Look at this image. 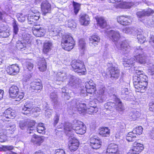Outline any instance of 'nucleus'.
<instances>
[{
	"mask_svg": "<svg viewBox=\"0 0 154 154\" xmlns=\"http://www.w3.org/2000/svg\"><path fill=\"white\" fill-rule=\"evenodd\" d=\"M70 65L72 70L79 75H85L86 74L87 70L83 61L79 60H73Z\"/></svg>",
	"mask_w": 154,
	"mask_h": 154,
	"instance_id": "nucleus-1",
	"label": "nucleus"
},
{
	"mask_svg": "<svg viewBox=\"0 0 154 154\" xmlns=\"http://www.w3.org/2000/svg\"><path fill=\"white\" fill-rule=\"evenodd\" d=\"M9 93L10 97L15 99L17 101H20L24 96V93L21 91L19 87L15 85H13L10 88Z\"/></svg>",
	"mask_w": 154,
	"mask_h": 154,
	"instance_id": "nucleus-2",
	"label": "nucleus"
},
{
	"mask_svg": "<svg viewBox=\"0 0 154 154\" xmlns=\"http://www.w3.org/2000/svg\"><path fill=\"white\" fill-rule=\"evenodd\" d=\"M23 40L17 42L16 47L17 48H24L30 47L32 41V38L29 34H24L22 35Z\"/></svg>",
	"mask_w": 154,
	"mask_h": 154,
	"instance_id": "nucleus-3",
	"label": "nucleus"
},
{
	"mask_svg": "<svg viewBox=\"0 0 154 154\" xmlns=\"http://www.w3.org/2000/svg\"><path fill=\"white\" fill-rule=\"evenodd\" d=\"M75 45V42L72 37L69 35H64L62 36L61 41L62 48H67L69 47H72L73 48Z\"/></svg>",
	"mask_w": 154,
	"mask_h": 154,
	"instance_id": "nucleus-4",
	"label": "nucleus"
},
{
	"mask_svg": "<svg viewBox=\"0 0 154 154\" xmlns=\"http://www.w3.org/2000/svg\"><path fill=\"white\" fill-rule=\"evenodd\" d=\"M147 58V56L145 54H139L134 56V58H131L128 62L130 65H133L135 61L144 64L146 63Z\"/></svg>",
	"mask_w": 154,
	"mask_h": 154,
	"instance_id": "nucleus-5",
	"label": "nucleus"
},
{
	"mask_svg": "<svg viewBox=\"0 0 154 154\" xmlns=\"http://www.w3.org/2000/svg\"><path fill=\"white\" fill-rule=\"evenodd\" d=\"M133 81L134 86L137 92L143 93V91L147 88L148 82H145V83H143L142 82L139 81L136 77L133 79Z\"/></svg>",
	"mask_w": 154,
	"mask_h": 154,
	"instance_id": "nucleus-6",
	"label": "nucleus"
},
{
	"mask_svg": "<svg viewBox=\"0 0 154 154\" xmlns=\"http://www.w3.org/2000/svg\"><path fill=\"white\" fill-rule=\"evenodd\" d=\"M43 88L42 82L40 79H38L31 83L30 89L32 92L39 93Z\"/></svg>",
	"mask_w": 154,
	"mask_h": 154,
	"instance_id": "nucleus-7",
	"label": "nucleus"
},
{
	"mask_svg": "<svg viewBox=\"0 0 154 154\" xmlns=\"http://www.w3.org/2000/svg\"><path fill=\"white\" fill-rule=\"evenodd\" d=\"M85 88L87 94L93 95L96 94L97 91L96 85L92 80L85 82Z\"/></svg>",
	"mask_w": 154,
	"mask_h": 154,
	"instance_id": "nucleus-8",
	"label": "nucleus"
},
{
	"mask_svg": "<svg viewBox=\"0 0 154 154\" xmlns=\"http://www.w3.org/2000/svg\"><path fill=\"white\" fill-rule=\"evenodd\" d=\"M73 129L76 133L82 135L86 132V127L83 122L77 121L74 124Z\"/></svg>",
	"mask_w": 154,
	"mask_h": 154,
	"instance_id": "nucleus-9",
	"label": "nucleus"
},
{
	"mask_svg": "<svg viewBox=\"0 0 154 154\" xmlns=\"http://www.w3.org/2000/svg\"><path fill=\"white\" fill-rule=\"evenodd\" d=\"M5 71L8 74L15 75L19 73L20 69L18 65L15 63L8 66L6 68Z\"/></svg>",
	"mask_w": 154,
	"mask_h": 154,
	"instance_id": "nucleus-10",
	"label": "nucleus"
},
{
	"mask_svg": "<svg viewBox=\"0 0 154 154\" xmlns=\"http://www.w3.org/2000/svg\"><path fill=\"white\" fill-rule=\"evenodd\" d=\"M31 15L27 17L28 22L30 24H33L39 18L40 13L37 10L32 9L30 12Z\"/></svg>",
	"mask_w": 154,
	"mask_h": 154,
	"instance_id": "nucleus-11",
	"label": "nucleus"
},
{
	"mask_svg": "<svg viewBox=\"0 0 154 154\" xmlns=\"http://www.w3.org/2000/svg\"><path fill=\"white\" fill-rule=\"evenodd\" d=\"M135 77L137 78L138 81L142 82L143 83H145V82H148V77L142 70L139 69L136 70L133 76V79H134Z\"/></svg>",
	"mask_w": 154,
	"mask_h": 154,
	"instance_id": "nucleus-12",
	"label": "nucleus"
},
{
	"mask_svg": "<svg viewBox=\"0 0 154 154\" xmlns=\"http://www.w3.org/2000/svg\"><path fill=\"white\" fill-rule=\"evenodd\" d=\"M38 108L34 107L32 103H26L24 106L22 108L23 113L25 115L30 114L36 111L35 109Z\"/></svg>",
	"mask_w": 154,
	"mask_h": 154,
	"instance_id": "nucleus-13",
	"label": "nucleus"
},
{
	"mask_svg": "<svg viewBox=\"0 0 154 154\" xmlns=\"http://www.w3.org/2000/svg\"><path fill=\"white\" fill-rule=\"evenodd\" d=\"M79 146V140L75 137L72 138L68 141V148L71 152H74L78 149Z\"/></svg>",
	"mask_w": 154,
	"mask_h": 154,
	"instance_id": "nucleus-14",
	"label": "nucleus"
},
{
	"mask_svg": "<svg viewBox=\"0 0 154 154\" xmlns=\"http://www.w3.org/2000/svg\"><path fill=\"white\" fill-rule=\"evenodd\" d=\"M110 78L115 79H118L120 76V71L117 67L112 66L108 68Z\"/></svg>",
	"mask_w": 154,
	"mask_h": 154,
	"instance_id": "nucleus-15",
	"label": "nucleus"
},
{
	"mask_svg": "<svg viewBox=\"0 0 154 154\" xmlns=\"http://www.w3.org/2000/svg\"><path fill=\"white\" fill-rule=\"evenodd\" d=\"M94 137H92L90 138V145L93 149H97L101 147L102 142L100 139L96 138Z\"/></svg>",
	"mask_w": 154,
	"mask_h": 154,
	"instance_id": "nucleus-16",
	"label": "nucleus"
},
{
	"mask_svg": "<svg viewBox=\"0 0 154 154\" xmlns=\"http://www.w3.org/2000/svg\"><path fill=\"white\" fill-rule=\"evenodd\" d=\"M3 117L4 121H9V119H14L16 116L15 111L12 109L9 108L6 109L4 112Z\"/></svg>",
	"mask_w": 154,
	"mask_h": 154,
	"instance_id": "nucleus-17",
	"label": "nucleus"
},
{
	"mask_svg": "<svg viewBox=\"0 0 154 154\" xmlns=\"http://www.w3.org/2000/svg\"><path fill=\"white\" fill-rule=\"evenodd\" d=\"M41 8L42 14L45 15L47 13H50L51 6L48 1L46 0L43 1L42 3Z\"/></svg>",
	"mask_w": 154,
	"mask_h": 154,
	"instance_id": "nucleus-18",
	"label": "nucleus"
},
{
	"mask_svg": "<svg viewBox=\"0 0 154 154\" xmlns=\"http://www.w3.org/2000/svg\"><path fill=\"white\" fill-rule=\"evenodd\" d=\"M37 65L38 69L41 72H45L47 69V62L46 60L44 57L40 58L37 62Z\"/></svg>",
	"mask_w": 154,
	"mask_h": 154,
	"instance_id": "nucleus-19",
	"label": "nucleus"
},
{
	"mask_svg": "<svg viewBox=\"0 0 154 154\" xmlns=\"http://www.w3.org/2000/svg\"><path fill=\"white\" fill-rule=\"evenodd\" d=\"M154 13V11L151 8L142 10L137 12L136 15L139 18H142L145 16H149Z\"/></svg>",
	"mask_w": 154,
	"mask_h": 154,
	"instance_id": "nucleus-20",
	"label": "nucleus"
},
{
	"mask_svg": "<svg viewBox=\"0 0 154 154\" xmlns=\"http://www.w3.org/2000/svg\"><path fill=\"white\" fill-rule=\"evenodd\" d=\"M108 35V36L110 39L115 43L118 41L120 36L119 31L112 30L110 31Z\"/></svg>",
	"mask_w": 154,
	"mask_h": 154,
	"instance_id": "nucleus-21",
	"label": "nucleus"
},
{
	"mask_svg": "<svg viewBox=\"0 0 154 154\" xmlns=\"http://www.w3.org/2000/svg\"><path fill=\"white\" fill-rule=\"evenodd\" d=\"M9 30L6 26L3 24H0V37L7 38L9 35Z\"/></svg>",
	"mask_w": 154,
	"mask_h": 154,
	"instance_id": "nucleus-22",
	"label": "nucleus"
},
{
	"mask_svg": "<svg viewBox=\"0 0 154 154\" xmlns=\"http://www.w3.org/2000/svg\"><path fill=\"white\" fill-rule=\"evenodd\" d=\"M98 134L102 137H108L110 135V130L107 127H100L98 129Z\"/></svg>",
	"mask_w": 154,
	"mask_h": 154,
	"instance_id": "nucleus-23",
	"label": "nucleus"
},
{
	"mask_svg": "<svg viewBox=\"0 0 154 154\" xmlns=\"http://www.w3.org/2000/svg\"><path fill=\"white\" fill-rule=\"evenodd\" d=\"M118 151V147L117 145L113 143L109 144L106 149V154L115 153Z\"/></svg>",
	"mask_w": 154,
	"mask_h": 154,
	"instance_id": "nucleus-24",
	"label": "nucleus"
},
{
	"mask_svg": "<svg viewBox=\"0 0 154 154\" xmlns=\"http://www.w3.org/2000/svg\"><path fill=\"white\" fill-rule=\"evenodd\" d=\"M117 21L119 23L122 25H127L130 24L131 20L129 16H120L117 17Z\"/></svg>",
	"mask_w": 154,
	"mask_h": 154,
	"instance_id": "nucleus-25",
	"label": "nucleus"
},
{
	"mask_svg": "<svg viewBox=\"0 0 154 154\" xmlns=\"http://www.w3.org/2000/svg\"><path fill=\"white\" fill-rule=\"evenodd\" d=\"M32 32L35 36L41 37L44 35L45 30L43 28L36 26L32 28Z\"/></svg>",
	"mask_w": 154,
	"mask_h": 154,
	"instance_id": "nucleus-26",
	"label": "nucleus"
},
{
	"mask_svg": "<svg viewBox=\"0 0 154 154\" xmlns=\"http://www.w3.org/2000/svg\"><path fill=\"white\" fill-rule=\"evenodd\" d=\"M143 145L140 143H136L132 149H130L134 154H139L144 149Z\"/></svg>",
	"mask_w": 154,
	"mask_h": 154,
	"instance_id": "nucleus-27",
	"label": "nucleus"
},
{
	"mask_svg": "<svg viewBox=\"0 0 154 154\" xmlns=\"http://www.w3.org/2000/svg\"><path fill=\"white\" fill-rule=\"evenodd\" d=\"M44 139L42 137L38 136L35 134L32 136L31 140V142L36 144L37 146L41 145Z\"/></svg>",
	"mask_w": 154,
	"mask_h": 154,
	"instance_id": "nucleus-28",
	"label": "nucleus"
},
{
	"mask_svg": "<svg viewBox=\"0 0 154 154\" xmlns=\"http://www.w3.org/2000/svg\"><path fill=\"white\" fill-rule=\"evenodd\" d=\"M90 19L88 15L82 14L81 15L80 22L82 25L87 26L89 23Z\"/></svg>",
	"mask_w": 154,
	"mask_h": 154,
	"instance_id": "nucleus-29",
	"label": "nucleus"
},
{
	"mask_svg": "<svg viewBox=\"0 0 154 154\" xmlns=\"http://www.w3.org/2000/svg\"><path fill=\"white\" fill-rule=\"evenodd\" d=\"M75 107L78 111L81 112H85L87 108L86 104L82 103H76Z\"/></svg>",
	"mask_w": 154,
	"mask_h": 154,
	"instance_id": "nucleus-30",
	"label": "nucleus"
},
{
	"mask_svg": "<svg viewBox=\"0 0 154 154\" xmlns=\"http://www.w3.org/2000/svg\"><path fill=\"white\" fill-rule=\"evenodd\" d=\"M100 38L97 35H93L89 38V44L91 46L95 45L100 41Z\"/></svg>",
	"mask_w": 154,
	"mask_h": 154,
	"instance_id": "nucleus-31",
	"label": "nucleus"
},
{
	"mask_svg": "<svg viewBox=\"0 0 154 154\" xmlns=\"http://www.w3.org/2000/svg\"><path fill=\"white\" fill-rule=\"evenodd\" d=\"M115 103H112L111 102H108L107 103V105L108 106H110L112 107V105L114 106L115 104H117L119 106L116 107V108L119 110H122L123 109V106L122 104V102L120 99L119 98H117L116 99Z\"/></svg>",
	"mask_w": 154,
	"mask_h": 154,
	"instance_id": "nucleus-32",
	"label": "nucleus"
},
{
	"mask_svg": "<svg viewBox=\"0 0 154 154\" xmlns=\"http://www.w3.org/2000/svg\"><path fill=\"white\" fill-rule=\"evenodd\" d=\"M98 25L101 28H104L107 25V23L105 19L102 17L97 19Z\"/></svg>",
	"mask_w": 154,
	"mask_h": 154,
	"instance_id": "nucleus-33",
	"label": "nucleus"
},
{
	"mask_svg": "<svg viewBox=\"0 0 154 154\" xmlns=\"http://www.w3.org/2000/svg\"><path fill=\"white\" fill-rule=\"evenodd\" d=\"M98 111V108L97 106H90L89 108H86L85 112L89 114L92 115L96 113Z\"/></svg>",
	"mask_w": 154,
	"mask_h": 154,
	"instance_id": "nucleus-34",
	"label": "nucleus"
},
{
	"mask_svg": "<svg viewBox=\"0 0 154 154\" xmlns=\"http://www.w3.org/2000/svg\"><path fill=\"white\" fill-rule=\"evenodd\" d=\"M136 138V136L132 131L128 134L126 137V139L128 142H132L135 140Z\"/></svg>",
	"mask_w": 154,
	"mask_h": 154,
	"instance_id": "nucleus-35",
	"label": "nucleus"
},
{
	"mask_svg": "<svg viewBox=\"0 0 154 154\" xmlns=\"http://www.w3.org/2000/svg\"><path fill=\"white\" fill-rule=\"evenodd\" d=\"M37 129L38 132L39 133L43 134L45 133V128L44 124L43 123H40L38 124Z\"/></svg>",
	"mask_w": 154,
	"mask_h": 154,
	"instance_id": "nucleus-36",
	"label": "nucleus"
},
{
	"mask_svg": "<svg viewBox=\"0 0 154 154\" xmlns=\"http://www.w3.org/2000/svg\"><path fill=\"white\" fill-rule=\"evenodd\" d=\"M133 131L136 136L140 135L142 134L143 128L141 126H137L133 129Z\"/></svg>",
	"mask_w": 154,
	"mask_h": 154,
	"instance_id": "nucleus-37",
	"label": "nucleus"
},
{
	"mask_svg": "<svg viewBox=\"0 0 154 154\" xmlns=\"http://www.w3.org/2000/svg\"><path fill=\"white\" fill-rule=\"evenodd\" d=\"M123 32L127 34H131L134 32V29L133 27H126L122 29Z\"/></svg>",
	"mask_w": 154,
	"mask_h": 154,
	"instance_id": "nucleus-38",
	"label": "nucleus"
},
{
	"mask_svg": "<svg viewBox=\"0 0 154 154\" xmlns=\"http://www.w3.org/2000/svg\"><path fill=\"white\" fill-rule=\"evenodd\" d=\"M34 65L32 62L28 60L26 62L25 68L29 71H31L33 68Z\"/></svg>",
	"mask_w": 154,
	"mask_h": 154,
	"instance_id": "nucleus-39",
	"label": "nucleus"
},
{
	"mask_svg": "<svg viewBox=\"0 0 154 154\" xmlns=\"http://www.w3.org/2000/svg\"><path fill=\"white\" fill-rule=\"evenodd\" d=\"M15 126L14 125H9L7 126L5 130L7 133L9 134H12L14 133L15 130Z\"/></svg>",
	"mask_w": 154,
	"mask_h": 154,
	"instance_id": "nucleus-40",
	"label": "nucleus"
},
{
	"mask_svg": "<svg viewBox=\"0 0 154 154\" xmlns=\"http://www.w3.org/2000/svg\"><path fill=\"white\" fill-rule=\"evenodd\" d=\"M73 5L74 8V13L75 14H76L80 9V4L79 3L73 2Z\"/></svg>",
	"mask_w": 154,
	"mask_h": 154,
	"instance_id": "nucleus-41",
	"label": "nucleus"
},
{
	"mask_svg": "<svg viewBox=\"0 0 154 154\" xmlns=\"http://www.w3.org/2000/svg\"><path fill=\"white\" fill-rule=\"evenodd\" d=\"M67 26L71 29L74 28L76 27V24L73 20H69L67 21Z\"/></svg>",
	"mask_w": 154,
	"mask_h": 154,
	"instance_id": "nucleus-42",
	"label": "nucleus"
},
{
	"mask_svg": "<svg viewBox=\"0 0 154 154\" xmlns=\"http://www.w3.org/2000/svg\"><path fill=\"white\" fill-rule=\"evenodd\" d=\"M36 124V122L33 120H30L26 121V126L28 128H33Z\"/></svg>",
	"mask_w": 154,
	"mask_h": 154,
	"instance_id": "nucleus-43",
	"label": "nucleus"
},
{
	"mask_svg": "<svg viewBox=\"0 0 154 154\" xmlns=\"http://www.w3.org/2000/svg\"><path fill=\"white\" fill-rule=\"evenodd\" d=\"M17 17L18 20L22 22L25 21L26 16L25 15H23L22 13H19L17 14Z\"/></svg>",
	"mask_w": 154,
	"mask_h": 154,
	"instance_id": "nucleus-44",
	"label": "nucleus"
},
{
	"mask_svg": "<svg viewBox=\"0 0 154 154\" xmlns=\"http://www.w3.org/2000/svg\"><path fill=\"white\" fill-rule=\"evenodd\" d=\"M145 25L147 27H154V20H147L144 22Z\"/></svg>",
	"mask_w": 154,
	"mask_h": 154,
	"instance_id": "nucleus-45",
	"label": "nucleus"
},
{
	"mask_svg": "<svg viewBox=\"0 0 154 154\" xmlns=\"http://www.w3.org/2000/svg\"><path fill=\"white\" fill-rule=\"evenodd\" d=\"M43 47V48H51L53 47V43L50 41H46L44 43Z\"/></svg>",
	"mask_w": 154,
	"mask_h": 154,
	"instance_id": "nucleus-46",
	"label": "nucleus"
},
{
	"mask_svg": "<svg viewBox=\"0 0 154 154\" xmlns=\"http://www.w3.org/2000/svg\"><path fill=\"white\" fill-rule=\"evenodd\" d=\"M138 42L140 44L143 43L145 40V38L142 34H139L137 35Z\"/></svg>",
	"mask_w": 154,
	"mask_h": 154,
	"instance_id": "nucleus-47",
	"label": "nucleus"
},
{
	"mask_svg": "<svg viewBox=\"0 0 154 154\" xmlns=\"http://www.w3.org/2000/svg\"><path fill=\"white\" fill-rule=\"evenodd\" d=\"M60 30L57 28H54L51 32V34L54 36L60 35Z\"/></svg>",
	"mask_w": 154,
	"mask_h": 154,
	"instance_id": "nucleus-48",
	"label": "nucleus"
},
{
	"mask_svg": "<svg viewBox=\"0 0 154 154\" xmlns=\"http://www.w3.org/2000/svg\"><path fill=\"white\" fill-rule=\"evenodd\" d=\"M12 25L13 27V32L14 33L17 34L18 31L19 29L18 26V25L16 21H14L12 23Z\"/></svg>",
	"mask_w": 154,
	"mask_h": 154,
	"instance_id": "nucleus-49",
	"label": "nucleus"
},
{
	"mask_svg": "<svg viewBox=\"0 0 154 154\" xmlns=\"http://www.w3.org/2000/svg\"><path fill=\"white\" fill-rule=\"evenodd\" d=\"M86 45L85 40L83 39H80L79 41V47L80 48H84L86 47Z\"/></svg>",
	"mask_w": 154,
	"mask_h": 154,
	"instance_id": "nucleus-50",
	"label": "nucleus"
},
{
	"mask_svg": "<svg viewBox=\"0 0 154 154\" xmlns=\"http://www.w3.org/2000/svg\"><path fill=\"white\" fill-rule=\"evenodd\" d=\"M120 47L121 48H128L130 47L128 43L126 41H124L122 42L120 45Z\"/></svg>",
	"mask_w": 154,
	"mask_h": 154,
	"instance_id": "nucleus-51",
	"label": "nucleus"
},
{
	"mask_svg": "<svg viewBox=\"0 0 154 154\" xmlns=\"http://www.w3.org/2000/svg\"><path fill=\"white\" fill-rule=\"evenodd\" d=\"M125 124L124 123H120L117 127V129L120 132L125 129Z\"/></svg>",
	"mask_w": 154,
	"mask_h": 154,
	"instance_id": "nucleus-52",
	"label": "nucleus"
},
{
	"mask_svg": "<svg viewBox=\"0 0 154 154\" xmlns=\"http://www.w3.org/2000/svg\"><path fill=\"white\" fill-rule=\"evenodd\" d=\"M72 128L73 127L71 124L69 123H68L66 124L64 127V129L65 131H71Z\"/></svg>",
	"mask_w": 154,
	"mask_h": 154,
	"instance_id": "nucleus-53",
	"label": "nucleus"
},
{
	"mask_svg": "<svg viewBox=\"0 0 154 154\" xmlns=\"http://www.w3.org/2000/svg\"><path fill=\"white\" fill-rule=\"evenodd\" d=\"M149 110L151 112H154V102H150L149 104Z\"/></svg>",
	"mask_w": 154,
	"mask_h": 154,
	"instance_id": "nucleus-54",
	"label": "nucleus"
},
{
	"mask_svg": "<svg viewBox=\"0 0 154 154\" xmlns=\"http://www.w3.org/2000/svg\"><path fill=\"white\" fill-rule=\"evenodd\" d=\"M122 8H131L132 4L130 2H123L122 4Z\"/></svg>",
	"mask_w": 154,
	"mask_h": 154,
	"instance_id": "nucleus-55",
	"label": "nucleus"
},
{
	"mask_svg": "<svg viewBox=\"0 0 154 154\" xmlns=\"http://www.w3.org/2000/svg\"><path fill=\"white\" fill-rule=\"evenodd\" d=\"M55 154H66L65 151L62 149H56Z\"/></svg>",
	"mask_w": 154,
	"mask_h": 154,
	"instance_id": "nucleus-56",
	"label": "nucleus"
},
{
	"mask_svg": "<svg viewBox=\"0 0 154 154\" xmlns=\"http://www.w3.org/2000/svg\"><path fill=\"white\" fill-rule=\"evenodd\" d=\"M26 126V121H20L19 123V126L20 128L22 129H24V128Z\"/></svg>",
	"mask_w": 154,
	"mask_h": 154,
	"instance_id": "nucleus-57",
	"label": "nucleus"
},
{
	"mask_svg": "<svg viewBox=\"0 0 154 154\" xmlns=\"http://www.w3.org/2000/svg\"><path fill=\"white\" fill-rule=\"evenodd\" d=\"M149 74L150 75H153L154 74V67H151L148 70Z\"/></svg>",
	"mask_w": 154,
	"mask_h": 154,
	"instance_id": "nucleus-58",
	"label": "nucleus"
},
{
	"mask_svg": "<svg viewBox=\"0 0 154 154\" xmlns=\"http://www.w3.org/2000/svg\"><path fill=\"white\" fill-rule=\"evenodd\" d=\"M59 119V116L58 115H56L54 118V125H56L58 122Z\"/></svg>",
	"mask_w": 154,
	"mask_h": 154,
	"instance_id": "nucleus-59",
	"label": "nucleus"
},
{
	"mask_svg": "<svg viewBox=\"0 0 154 154\" xmlns=\"http://www.w3.org/2000/svg\"><path fill=\"white\" fill-rule=\"evenodd\" d=\"M131 119H132V120H133L134 121L136 120L137 119V118L138 117L137 115V114L136 113H133V114H132L131 116Z\"/></svg>",
	"mask_w": 154,
	"mask_h": 154,
	"instance_id": "nucleus-60",
	"label": "nucleus"
},
{
	"mask_svg": "<svg viewBox=\"0 0 154 154\" xmlns=\"http://www.w3.org/2000/svg\"><path fill=\"white\" fill-rule=\"evenodd\" d=\"M4 94V90L0 89V100H2L3 97V94Z\"/></svg>",
	"mask_w": 154,
	"mask_h": 154,
	"instance_id": "nucleus-61",
	"label": "nucleus"
},
{
	"mask_svg": "<svg viewBox=\"0 0 154 154\" xmlns=\"http://www.w3.org/2000/svg\"><path fill=\"white\" fill-rule=\"evenodd\" d=\"M33 154H45L41 150H39L35 152Z\"/></svg>",
	"mask_w": 154,
	"mask_h": 154,
	"instance_id": "nucleus-62",
	"label": "nucleus"
},
{
	"mask_svg": "<svg viewBox=\"0 0 154 154\" xmlns=\"http://www.w3.org/2000/svg\"><path fill=\"white\" fill-rule=\"evenodd\" d=\"M149 42L150 44L152 45H153L152 44V43L154 44V36H152L151 37L150 40Z\"/></svg>",
	"mask_w": 154,
	"mask_h": 154,
	"instance_id": "nucleus-63",
	"label": "nucleus"
},
{
	"mask_svg": "<svg viewBox=\"0 0 154 154\" xmlns=\"http://www.w3.org/2000/svg\"><path fill=\"white\" fill-rule=\"evenodd\" d=\"M121 0H108V2L109 3H114L116 2H120Z\"/></svg>",
	"mask_w": 154,
	"mask_h": 154,
	"instance_id": "nucleus-64",
	"label": "nucleus"
}]
</instances>
